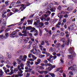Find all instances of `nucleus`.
I'll return each mask as SVG.
<instances>
[{"mask_svg": "<svg viewBox=\"0 0 77 77\" xmlns=\"http://www.w3.org/2000/svg\"><path fill=\"white\" fill-rule=\"evenodd\" d=\"M32 55H32V53L29 54H28V57L29 58H31V56H32Z\"/></svg>", "mask_w": 77, "mask_h": 77, "instance_id": "obj_46", "label": "nucleus"}, {"mask_svg": "<svg viewBox=\"0 0 77 77\" xmlns=\"http://www.w3.org/2000/svg\"><path fill=\"white\" fill-rule=\"evenodd\" d=\"M32 57L33 60H35V59H37V57H36L35 56L33 55H32Z\"/></svg>", "mask_w": 77, "mask_h": 77, "instance_id": "obj_37", "label": "nucleus"}, {"mask_svg": "<svg viewBox=\"0 0 77 77\" xmlns=\"http://www.w3.org/2000/svg\"><path fill=\"white\" fill-rule=\"evenodd\" d=\"M50 20V18L49 17H45L44 18V20L46 21H48L49 20Z\"/></svg>", "mask_w": 77, "mask_h": 77, "instance_id": "obj_18", "label": "nucleus"}, {"mask_svg": "<svg viewBox=\"0 0 77 77\" xmlns=\"http://www.w3.org/2000/svg\"><path fill=\"white\" fill-rule=\"evenodd\" d=\"M32 69H31L29 68L28 69L25 70V71L26 72H30L32 71Z\"/></svg>", "mask_w": 77, "mask_h": 77, "instance_id": "obj_19", "label": "nucleus"}, {"mask_svg": "<svg viewBox=\"0 0 77 77\" xmlns=\"http://www.w3.org/2000/svg\"><path fill=\"white\" fill-rule=\"evenodd\" d=\"M39 47L40 48V50H41V51H42V49H43V46L41 45H40L39 46Z\"/></svg>", "mask_w": 77, "mask_h": 77, "instance_id": "obj_44", "label": "nucleus"}, {"mask_svg": "<svg viewBox=\"0 0 77 77\" xmlns=\"http://www.w3.org/2000/svg\"><path fill=\"white\" fill-rule=\"evenodd\" d=\"M32 26H29L28 27H26V30H31L32 29Z\"/></svg>", "mask_w": 77, "mask_h": 77, "instance_id": "obj_30", "label": "nucleus"}, {"mask_svg": "<svg viewBox=\"0 0 77 77\" xmlns=\"http://www.w3.org/2000/svg\"><path fill=\"white\" fill-rule=\"evenodd\" d=\"M49 74H50L52 77H55V75L54 73H50Z\"/></svg>", "mask_w": 77, "mask_h": 77, "instance_id": "obj_28", "label": "nucleus"}, {"mask_svg": "<svg viewBox=\"0 0 77 77\" xmlns=\"http://www.w3.org/2000/svg\"><path fill=\"white\" fill-rule=\"evenodd\" d=\"M30 62L29 60L27 61L26 65L28 67H29V68H31V66H30Z\"/></svg>", "mask_w": 77, "mask_h": 77, "instance_id": "obj_14", "label": "nucleus"}, {"mask_svg": "<svg viewBox=\"0 0 77 77\" xmlns=\"http://www.w3.org/2000/svg\"><path fill=\"white\" fill-rule=\"evenodd\" d=\"M55 28H60V26L57 24L56 25H55Z\"/></svg>", "mask_w": 77, "mask_h": 77, "instance_id": "obj_45", "label": "nucleus"}, {"mask_svg": "<svg viewBox=\"0 0 77 77\" xmlns=\"http://www.w3.org/2000/svg\"><path fill=\"white\" fill-rule=\"evenodd\" d=\"M10 37H11V38H14V37H15V35H14L12 34L10 35Z\"/></svg>", "mask_w": 77, "mask_h": 77, "instance_id": "obj_51", "label": "nucleus"}, {"mask_svg": "<svg viewBox=\"0 0 77 77\" xmlns=\"http://www.w3.org/2000/svg\"><path fill=\"white\" fill-rule=\"evenodd\" d=\"M7 10L6 9H4V10L3 11V14H6V13L7 12Z\"/></svg>", "mask_w": 77, "mask_h": 77, "instance_id": "obj_33", "label": "nucleus"}, {"mask_svg": "<svg viewBox=\"0 0 77 77\" xmlns=\"http://www.w3.org/2000/svg\"><path fill=\"white\" fill-rule=\"evenodd\" d=\"M45 55H39V57L42 58V57H45Z\"/></svg>", "mask_w": 77, "mask_h": 77, "instance_id": "obj_39", "label": "nucleus"}, {"mask_svg": "<svg viewBox=\"0 0 77 77\" xmlns=\"http://www.w3.org/2000/svg\"><path fill=\"white\" fill-rule=\"evenodd\" d=\"M0 72L1 73V75H3V74H4V72H3V71H2V69H0Z\"/></svg>", "mask_w": 77, "mask_h": 77, "instance_id": "obj_48", "label": "nucleus"}, {"mask_svg": "<svg viewBox=\"0 0 77 77\" xmlns=\"http://www.w3.org/2000/svg\"><path fill=\"white\" fill-rule=\"evenodd\" d=\"M45 31L47 33H48L50 35H52V32L51 30H50V31L48 30V29H47V28H45L44 29Z\"/></svg>", "mask_w": 77, "mask_h": 77, "instance_id": "obj_10", "label": "nucleus"}, {"mask_svg": "<svg viewBox=\"0 0 77 77\" xmlns=\"http://www.w3.org/2000/svg\"><path fill=\"white\" fill-rule=\"evenodd\" d=\"M46 70L48 71H51L52 69H51V67H49L48 68L46 69Z\"/></svg>", "mask_w": 77, "mask_h": 77, "instance_id": "obj_20", "label": "nucleus"}, {"mask_svg": "<svg viewBox=\"0 0 77 77\" xmlns=\"http://www.w3.org/2000/svg\"><path fill=\"white\" fill-rule=\"evenodd\" d=\"M73 48L70 47L69 49V51L70 53L72 55H68V57L69 59H73V57H75L76 56V54L74 51Z\"/></svg>", "mask_w": 77, "mask_h": 77, "instance_id": "obj_1", "label": "nucleus"}, {"mask_svg": "<svg viewBox=\"0 0 77 77\" xmlns=\"http://www.w3.org/2000/svg\"><path fill=\"white\" fill-rule=\"evenodd\" d=\"M53 4H51L48 6L47 7V9L48 10H50V9H51V8H53Z\"/></svg>", "mask_w": 77, "mask_h": 77, "instance_id": "obj_8", "label": "nucleus"}, {"mask_svg": "<svg viewBox=\"0 0 77 77\" xmlns=\"http://www.w3.org/2000/svg\"><path fill=\"white\" fill-rule=\"evenodd\" d=\"M41 25H40L38 26L39 28H42V26H44V23L41 22L40 23Z\"/></svg>", "mask_w": 77, "mask_h": 77, "instance_id": "obj_21", "label": "nucleus"}, {"mask_svg": "<svg viewBox=\"0 0 77 77\" xmlns=\"http://www.w3.org/2000/svg\"><path fill=\"white\" fill-rule=\"evenodd\" d=\"M74 72H77V67H76L74 69Z\"/></svg>", "mask_w": 77, "mask_h": 77, "instance_id": "obj_64", "label": "nucleus"}, {"mask_svg": "<svg viewBox=\"0 0 77 77\" xmlns=\"http://www.w3.org/2000/svg\"><path fill=\"white\" fill-rule=\"evenodd\" d=\"M26 19V17H23V18L22 19H21V21L22 22V21H23V20H25Z\"/></svg>", "mask_w": 77, "mask_h": 77, "instance_id": "obj_61", "label": "nucleus"}, {"mask_svg": "<svg viewBox=\"0 0 77 77\" xmlns=\"http://www.w3.org/2000/svg\"><path fill=\"white\" fill-rule=\"evenodd\" d=\"M30 3H29V2H26V6H29V5H30Z\"/></svg>", "mask_w": 77, "mask_h": 77, "instance_id": "obj_53", "label": "nucleus"}, {"mask_svg": "<svg viewBox=\"0 0 77 77\" xmlns=\"http://www.w3.org/2000/svg\"><path fill=\"white\" fill-rule=\"evenodd\" d=\"M12 14H13L11 12H10L9 13L7 14V16L8 17H10V16H11Z\"/></svg>", "mask_w": 77, "mask_h": 77, "instance_id": "obj_23", "label": "nucleus"}, {"mask_svg": "<svg viewBox=\"0 0 77 77\" xmlns=\"http://www.w3.org/2000/svg\"><path fill=\"white\" fill-rule=\"evenodd\" d=\"M75 68H74V66H71V71H74Z\"/></svg>", "mask_w": 77, "mask_h": 77, "instance_id": "obj_43", "label": "nucleus"}, {"mask_svg": "<svg viewBox=\"0 0 77 77\" xmlns=\"http://www.w3.org/2000/svg\"><path fill=\"white\" fill-rule=\"evenodd\" d=\"M39 35L40 36H42V31L41 29H39Z\"/></svg>", "mask_w": 77, "mask_h": 77, "instance_id": "obj_24", "label": "nucleus"}, {"mask_svg": "<svg viewBox=\"0 0 77 77\" xmlns=\"http://www.w3.org/2000/svg\"><path fill=\"white\" fill-rule=\"evenodd\" d=\"M69 40H68L66 42V45H69Z\"/></svg>", "mask_w": 77, "mask_h": 77, "instance_id": "obj_34", "label": "nucleus"}, {"mask_svg": "<svg viewBox=\"0 0 77 77\" xmlns=\"http://www.w3.org/2000/svg\"><path fill=\"white\" fill-rule=\"evenodd\" d=\"M62 69V67H60L59 68H57V71H59L60 69Z\"/></svg>", "mask_w": 77, "mask_h": 77, "instance_id": "obj_58", "label": "nucleus"}, {"mask_svg": "<svg viewBox=\"0 0 77 77\" xmlns=\"http://www.w3.org/2000/svg\"><path fill=\"white\" fill-rule=\"evenodd\" d=\"M23 41H24L25 44H26V43H27L28 42V41L26 39H23Z\"/></svg>", "mask_w": 77, "mask_h": 77, "instance_id": "obj_55", "label": "nucleus"}, {"mask_svg": "<svg viewBox=\"0 0 77 77\" xmlns=\"http://www.w3.org/2000/svg\"><path fill=\"white\" fill-rule=\"evenodd\" d=\"M26 8V7H20V9L19 10L17 9V8H14L12 9V11L14 12H15L16 13V12H17L18 13H20V12H21V11H23L24 9H25Z\"/></svg>", "mask_w": 77, "mask_h": 77, "instance_id": "obj_2", "label": "nucleus"}, {"mask_svg": "<svg viewBox=\"0 0 77 77\" xmlns=\"http://www.w3.org/2000/svg\"><path fill=\"white\" fill-rule=\"evenodd\" d=\"M17 68L19 71L18 72V75H19L20 77H21L22 76H23V74L22 73H23V71H22L21 69H24V67H22L20 68V65H19Z\"/></svg>", "mask_w": 77, "mask_h": 77, "instance_id": "obj_3", "label": "nucleus"}, {"mask_svg": "<svg viewBox=\"0 0 77 77\" xmlns=\"http://www.w3.org/2000/svg\"><path fill=\"white\" fill-rule=\"evenodd\" d=\"M35 50L37 54H40V53H41V51H40V50L38 49L35 48Z\"/></svg>", "mask_w": 77, "mask_h": 77, "instance_id": "obj_11", "label": "nucleus"}, {"mask_svg": "<svg viewBox=\"0 0 77 77\" xmlns=\"http://www.w3.org/2000/svg\"><path fill=\"white\" fill-rule=\"evenodd\" d=\"M21 2L20 1H18L17 2V5H19V4H20V3H21Z\"/></svg>", "mask_w": 77, "mask_h": 77, "instance_id": "obj_62", "label": "nucleus"}, {"mask_svg": "<svg viewBox=\"0 0 77 77\" xmlns=\"http://www.w3.org/2000/svg\"><path fill=\"white\" fill-rule=\"evenodd\" d=\"M33 46L34 48H37V44L35 43L33 44Z\"/></svg>", "mask_w": 77, "mask_h": 77, "instance_id": "obj_41", "label": "nucleus"}, {"mask_svg": "<svg viewBox=\"0 0 77 77\" xmlns=\"http://www.w3.org/2000/svg\"><path fill=\"white\" fill-rule=\"evenodd\" d=\"M60 44L59 43H57L55 45V47L58 48V50H60V49L59 48L60 47Z\"/></svg>", "mask_w": 77, "mask_h": 77, "instance_id": "obj_7", "label": "nucleus"}, {"mask_svg": "<svg viewBox=\"0 0 77 77\" xmlns=\"http://www.w3.org/2000/svg\"><path fill=\"white\" fill-rule=\"evenodd\" d=\"M53 58H54V59H53L52 60L56 59L57 58V56H56V55H54V56H53Z\"/></svg>", "mask_w": 77, "mask_h": 77, "instance_id": "obj_50", "label": "nucleus"}, {"mask_svg": "<svg viewBox=\"0 0 77 77\" xmlns=\"http://www.w3.org/2000/svg\"><path fill=\"white\" fill-rule=\"evenodd\" d=\"M64 35L65 33L62 32H61V33H60V36H63Z\"/></svg>", "mask_w": 77, "mask_h": 77, "instance_id": "obj_57", "label": "nucleus"}, {"mask_svg": "<svg viewBox=\"0 0 77 77\" xmlns=\"http://www.w3.org/2000/svg\"><path fill=\"white\" fill-rule=\"evenodd\" d=\"M45 42L46 43V45H47V46H49V45H50V43L48 42V41L46 40L45 41Z\"/></svg>", "mask_w": 77, "mask_h": 77, "instance_id": "obj_32", "label": "nucleus"}, {"mask_svg": "<svg viewBox=\"0 0 77 77\" xmlns=\"http://www.w3.org/2000/svg\"><path fill=\"white\" fill-rule=\"evenodd\" d=\"M27 22H28V23H29L30 24H32V22H33V20L31 19L30 20H27Z\"/></svg>", "mask_w": 77, "mask_h": 77, "instance_id": "obj_27", "label": "nucleus"}, {"mask_svg": "<svg viewBox=\"0 0 77 77\" xmlns=\"http://www.w3.org/2000/svg\"><path fill=\"white\" fill-rule=\"evenodd\" d=\"M72 9H73V8H72V7H69L67 8V10L68 11H72Z\"/></svg>", "mask_w": 77, "mask_h": 77, "instance_id": "obj_17", "label": "nucleus"}, {"mask_svg": "<svg viewBox=\"0 0 77 77\" xmlns=\"http://www.w3.org/2000/svg\"><path fill=\"white\" fill-rule=\"evenodd\" d=\"M42 0H35V3H38V2H41Z\"/></svg>", "mask_w": 77, "mask_h": 77, "instance_id": "obj_35", "label": "nucleus"}, {"mask_svg": "<svg viewBox=\"0 0 77 77\" xmlns=\"http://www.w3.org/2000/svg\"><path fill=\"white\" fill-rule=\"evenodd\" d=\"M60 13L58 14L57 16H58V17L60 18V19L61 20V19H62V18H63V15H61V14H63L64 13V12H63V11H60Z\"/></svg>", "mask_w": 77, "mask_h": 77, "instance_id": "obj_4", "label": "nucleus"}, {"mask_svg": "<svg viewBox=\"0 0 77 77\" xmlns=\"http://www.w3.org/2000/svg\"><path fill=\"white\" fill-rule=\"evenodd\" d=\"M48 15H47L46 14H44L43 15H42V17H48Z\"/></svg>", "mask_w": 77, "mask_h": 77, "instance_id": "obj_54", "label": "nucleus"}, {"mask_svg": "<svg viewBox=\"0 0 77 77\" xmlns=\"http://www.w3.org/2000/svg\"><path fill=\"white\" fill-rule=\"evenodd\" d=\"M63 77H66V74L65 73H63Z\"/></svg>", "mask_w": 77, "mask_h": 77, "instance_id": "obj_63", "label": "nucleus"}, {"mask_svg": "<svg viewBox=\"0 0 77 77\" xmlns=\"http://www.w3.org/2000/svg\"><path fill=\"white\" fill-rule=\"evenodd\" d=\"M60 41L62 42H64L65 41V38H61Z\"/></svg>", "mask_w": 77, "mask_h": 77, "instance_id": "obj_36", "label": "nucleus"}, {"mask_svg": "<svg viewBox=\"0 0 77 77\" xmlns=\"http://www.w3.org/2000/svg\"><path fill=\"white\" fill-rule=\"evenodd\" d=\"M66 22V19H63V23H65Z\"/></svg>", "mask_w": 77, "mask_h": 77, "instance_id": "obj_49", "label": "nucleus"}, {"mask_svg": "<svg viewBox=\"0 0 77 77\" xmlns=\"http://www.w3.org/2000/svg\"><path fill=\"white\" fill-rule=\"evenodd\" d=\"M3 22L2 25V29H5V26H6V21H4V19L3 20Z\"/></svg>", "mask_w": 77, "mask_h": 77, "instance_id": "obj_6", "label": "nucleus"}, {"mask_svg": "<svg viewBox=\"0 0 77 77\" xmlns=\"http://www.w3.org/2000/svg\"><path fill=\"white\" fill-rule=\"evenodd\" d=\"M5 35L2 38V39H7L9 37V33H6L5 34Z\"/></svg>", "mask_w": 77, "mask_h": 77, "instance_id": "obj_9", "label": "nucleus"}, {"mask_svg": "<svg viewBox=\"0 0 77 77\" xmlns=\"http://www.w3.org/2000/svg\"><path fill=\"white\" fill-rule=\"evenodd\" d=\"M50 11L51 12H55L56 11V8L55 7H52L51 9H50Z\"/></svg>", "mask_w": 77, "mask_h": 77, "instance_id": "obj_12", "label": "nucleus"}, {"mask_svg": "<svg viewBox=\"0 0 77 77\" xmlns=\"http://www.w3.org/2000/svg\"><path fill=\"white\" fill-rule=\"evenodd\" d=\"M57 21H58V19L57 18H55L53 20V22L54 23H56V22Z\"/></svg>", "mask_w": 77, "mask_h": 77, "instance_id": "obj_29", "label": "nucleus"}, {"mask_svg": "<svg viewBox=\"0 0 77 77\" xmlns=\"http://www.w3.org/2000/svg\"><path fill=\"white\" fill-rule=\"evenodd\" d=\"M35 30H36V29H35V28L34 27L32 28V27L31 30L30 31V32H35Z\"/></svg>", "mask_w": 77, "mask_h": 77, "instance_id": "obj_26", "label": "nucleus"}, {"mask_svg": "<svg viewBox=\"0 0 77 77\" xmlns=\"http://www.w3.org/2000/svg\"><path fill=\"white\" fill-rule=\"evenodd\" d=\"M68 29L69 30V31H71L72 30V29L71 28V26H70V27H69L68 28Z\"/></svg>", "mask_w": 77, "mask_h": 77, "instance_id": "obj_42", "label": "nucleus"}, {"mask_svg": "<svg viewBox=\"0 0 77 77\" xmlns=\"http://www.w3.org/2000/svg\"><path fill=\"white\" fill-rule=\"evenodd\" d=\"M4 58V57H3V56L2 55L0 54V59H2L3 60V58Z\"/></svg>", "mask_w": 77, "mask_h": 77, "instance_id": "obj_47", "label": "nucleus"}, {"mask_svg": "<svg viewBox=\"0 0 77 77\" xmlns=\"http://www.w3.org/2000/svg\"><path fill=\"white\" fill-rule=\"evenodd\" d=\"M51 67V69H53V68H54L56 67V66L54 65H52H52H51V67Z\"/></svg>", "mask_w": 77, "mask_h": 77, "instance_id": "obj_52", "label": "nucleus"}, {"mask_svg": "<svg viewBox=\"0 0 77 77\" xmlns=\"http://www.w3.org/2000/svg\"><path fill=\"white\" fill-rule=\"evenodd\" d=\"M16 33H17V32L15 31H14V32H13L12 33V35H16Z\"/></svg>", "mask_w": 77, "mask_h": 77, "instance_id": "obj_60", "label": "nucleus"}, {"mask_svg": "<svg viewBox=\"0 0 77 77\" xmlns=\"http://www.w3.org/2000/svg\"><path fill=\"white\" fill-rule=\"evenodd\" d=\"M7 57H8V58H11L12 57V55H11V53L9 52L7 54Z\"/></svg>", "mask_w": 77, "mask_h": 77, "instance_id": "obj_15", "label": "nucleus"}, {"mask_svg": "<svg viewBox=\"0 0 77 77\" xmlns=\"http://www.w3.org/2000/svg\"><path fill=\"white\" fill-rule=\"evenodd\" d=\"M59 34H55L54 35H53L52 37V38L53 39L54 38V36H55L56 37L57 36H59Z\"/></svg>", "mask_w": 77, "mask_h": 77, "instance_id": "obj_25", "label": "nucleus"}, {"mask_svg": "<svg viewBox=\"0 0 77 77\" xmlns=\"http://www.w3.org/2000/svg\"><path fill=\"white\" fill-rule=\"evenodd\" d=\"M64 18H68V15L67 14H65L64 16Z\"/></svg>", "mask_w": 77, "mask_h": 77, "instance_id": "obj_56", "label": "nucleus"}, {"mask_svg": "<svg viewBox=\"0 0 77 77\" xmlns=\"http://www.w3.org/2000/svg\"><path fill=\"white\" fill-rule=\"evenodd\" d=\"M49 51H52V52L54 51H55V48H53L52 47H51Z\"/></svg>", "mask_w": 77, "mask_h": 77, "instance_id": "obj_22", "label": "nucleus"}, {"mask_svg": "<svg viewBox=\"0 0 77 77\" xmlns=\"http://www.w3.org/2000/svg\"><path fill=\"white\" fill-rule=\"evenodd\" d=\"M38 31H37L35 32V33L34 34V36H36L38 35Z\"/></svg>", "mask_w": 77, "mask_h": 77, "instance_id": "obj_59", "label": "nucleus"}, {"mask_svg": "<svg viewBox=\"0 0 77 77\" xmlns=\"http://www.w3.org/2000/svg\"><path fill=\"white\" fill-rule=\"evenodd\" d=\"M57 9H58L59 11H60V10L62 9V7L60 5H59Z\"/></svg>", "mask_w": 77, "mask_h": 77, "instance_id": "obj_38", "label": "nucleus"}, {"mask_svg": "<svg viewBox=\"0 0 77 77\" xmlns=\"http://www.w3.org/2000/svg\"><path fill=\"white\" fill-rule=\"evenodd\" d=\"M27 56H26V55H24L23 58L21 59V60L23 61H25L26 60V59H27Z\"/></svg>", "mask_w": 77, "mask_h": 77, "instance_id": "obj_13", "label": "nucleus"}, {"mask_svg": "<svg viewBox=\"0 0 77 77\" xmlns=\"http://www.w3.org/2000/svg\"><path fill=\"white\" fill-rule=\"evenodd\" d=\"M46 14H47L48 16L49 15H50V14H51V11H48L46 12Z\"/></svg>", "mask_w": 77, "mask_h": 77, "instance_id": "obj_31", "label": "nucleus"}, {"mask_svg": "<svg viewBox=\"0 0 77 77\" xmlns=\"http://www.w3.org/2000/svg\"><path fill=\"white\" fill-rule=\"evenodd\" d=\"M38 72L40 74H43L44 73V70H42V71H40L39 70L38 71Z\"/></svg>", "mask_w": 77, "mask_h": 77, "instance_id": "obj_40", "label": "nucleus"}, {"mask_svg": "<svg viewBox=\"0 0 77 77\" xmlns=\"http://www.w3.org/2000/svg\"><path fill=\"white\" fill-rule=\"evenodd\" d=\"M28 44H29V48H30V47H31V45L33 44V42H32L31 40H29V42H28Z\"/></svg>", "mask_w": 77, "mask_h": 77, "instance_id": "obj_16", "label": "nucleus"}, {"mask_svg": "<svg viewBox=\"0 0 77 77\" xmlns=\"http://www.w3.org/2000/svg\"><path fill=\"white\" fill-rule=\"evenodd\" d=\"M22 57L23 56L22 55H20V58H18L16 60L17 61V62L18 64H20V63H21V60L20 59H21V60L22 59H23V58H22Z\"/></svg>", "mask_w": 77, "mask_h": 77, "instance_id": "obj_5", "label": "nucleus"}]
</instances>
